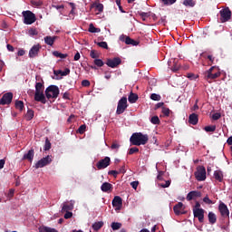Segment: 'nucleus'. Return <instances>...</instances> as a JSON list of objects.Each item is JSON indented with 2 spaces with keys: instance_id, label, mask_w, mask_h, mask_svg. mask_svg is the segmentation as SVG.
<instances>
[{
  "instance_id": "f257e3e1",
  "label": "nucleus",
  "mask_w": 232,
  "mask_h": 232,
  "mask_svg": "<svg viewBox=\"0 0 232 232\" xmlns=\"http://www.w3.org/2000/svg\"><path fill=\"white\" fill-rule=\"evenodd\" d=\"M132 146H141L146 144V136L140 132H135L130 138Z\"/></svg>"
},
{
  "instance_id": "f03ea898",
  "label": "nucleus",
  "mask_w": 232,
  "mask_h": 232,
  "mask_svg": "<svg viewBox=\"0 0 232 232\" xmlns=\"http://www.w3.org/2000/svg\"><path fill=\"white\" fill-rule=\"evenodd\" d=\"M45 98L48 100L57 99L60 94V89L57 85H50L44 91Z\"/></svg>"
},
{
  "instance_id": "7ed1b4c3",
  "label": "nucleus",
  "mask_w": 232,
  "mask_h": 232,
  "mask_svg": "<svg viewBox=\"0 0 232 232\" xmlns=\"http://www.w3.org/2000/svg\"><path fill=\"white\" fill-rule=\"evenodd\" d=\"M22 14L24 16V24L31 25L36 21L35 14L30 10L23 11Z\"/></svg>"
},
{
  "instance_id": "20e7f679",
  "label": "nucleus",
  "mask_w": 232,
  "mask_h": 232,
  "mask_svg": "<svg viewBox=\"0 0 232 232\" xmlns=\"http://www.w3.org/2000/svg\"><path fill=\"white\" fill-rule=\"evenodd\" d=\"M127 108H128L127 97L123 96L118 102L116 114L117 115L123 114L125 112V111L127 110Z\"/></svg>"
},
{
  "instance_id": "39448f33",
  "label": "nucleus",
  "mask_w": 232,
  "mask_h": 232,
  "mask_svg": "<svg viewBox=\"0 0 232 232\" xmlns=\"http://www.w3.org/2000/svg\"><path fill=\"white\" fill-rule=\"evenodd\" d=\"M221 75L217 66H211L206 72V78L208 81L216 80Z\"/></svg>"
},
{
  "instance_id": "423d86ee",
  "label": "nucleus",
  "mask_w": 232,
  "mask_h": 232,
  "mask_svg": "<svg viewBox=\"0 0 232 232\" xmlns=\"http://www.w3.org/2000/svg\"><path fill=\"white\" fill-rule=\"evenodd\" d=\"M232 12L229 7L220 10V21L221 23L228 22L231 19Z\"/></svg>"
},
{
  "instance_id": "0eeeda50",
  "label": "nucleus",
  "mask_w": 232,
  "mask_h": 232,
  "mask_svg": "<svg viewBox=\"0 0 232 232\" xmlns=\"http://www.w3.org/2000/svg\"><path fill=\"white\" fill-rule=\"evenodd\" d=\"M52 161H53L52 156L48 155L37 161V163L35 164V169H43L47 165H49Z\"/></svg>"
},
{
  "instance_id": "6e6552de",
  "label": "nucleus",
  "mask_w": 232,
  "mask_h": 232,
  "mask_svg": "<svg viewBox=\"0 0 232 232\" xmlns=\"http://www.w3.org/2000/svg\"><path fill=\"white\" fill-rule=\"evenodd\" d=\"M195 178L198 181H204L206 179V168L198 167L197 171L195 172Z\"/></svg>"
},
{
  "instance_id": "1a4fd4ad",
  "label": "nucleus",
  "mask_w": 232,
  "mask_h": 232,
  "mask_svg": "<svg viewBox=\"0 0 232 232\" xmlns=\"http://www.w3.org/2000/svg\"><path fill=\"white\" fill-rule=\"evenodd\" d=\"M14 99V94L12 92H7L0 98V105H9L12 103Z\"/></svg>"
},
{
  "instance_id": "9d476101",
  "label": "nucleus",
  "mask_w": 232,
  "mask_h": 232,
  "mask_svg": "<svg viewBox=\"0 0 232 232\" xmlns=\"http://www.w3.org/2000/svg\"><path fill=\"white\" fill-rule=\"evenodd\" d=\"M110 165H111V158L105 157L104 159L99 160L96 167L99 170H101L108 168Z\"/></svg>"
},
{
  "instance_id": "9b49d317",
  "label": "nucleus",
  "mask_w": 232,
  "mask_h": 232,
  "mask_svg": "<svg viewBox=\"0 0 232 232\" xmlns=\"http://www.w3.org/2000/svg\"><path fill=\"white\" fill-rule=\"evenodd\" d=\"M218 210L223 218H229V210L227 206L224 202H221L219 204Z\"/></svg>"
},
{
  "instance_id": "f8f14e48",
  "label": "nucleus",
  "mask_w": 232,
  "mask_h": 232,
  "mask_svg": "<svg viewBox=\"0 0 232 232\" xmlns=\"http://www.w3.org/2000/svg\"><path fill=\"white\" fill-rule=\"evenodd\" d=\"M121 64V59L120 57H114L113 59H107L106 65L114 69Z\"/></svg>"
},
{
  "instance_id": "ddd939ff",
  "label": "nucleus",
  "mask_w": 232,
  "mask_h": 232,
  "mask_svg": "<svg viewBox=\"0 0 232 232\" xmlns=\"http://www.w3.org/2000/svg\"><path fill=\"white\" fill-rule=\"evenodd\" d=\"M41 49H42V45L39 44L31 47L29 53H28L29 58L34 59V58L37 57Z\"/></svg>"
},
{
  "instance_id": "4468645a",
  "label": "nucleus",
  "mask_w": 232,
  "mask_h": 232,
  "mask_svg": "<svg viewBox=\"0 0 232 232\" xmlns=\"http://www.w3.org/2000/svg\"><path fill=\"white\" fill-rule=\"evenodd\" d=\"M204 208H193V215L195 218H198L199 220V223L204 222Z\"/></svg>"
},
{
  "instance_id": "2eb2a0df",
  "label": "nucleus",
  "mask_w": 232,
  "mask_h": 232,
  "mask_svg": "<svg viewBox=\"0 0 232 232\" xmlns=\"http://www.w3.org/2000/svg\"><path fill=\"white\" fill-rule=\"evenodd\" d=\"M120 41L125 43L126 44H130L132 46H136L139 44L138 41L132 39L130 36H126L124 34L120 36Z\"/></svg>"
},
{
  "instance_id": "dca6fc26",
  "label": "nucleus",
  "mask_w": 232,
  "mask_h": 232,
  "mask_svg": "<svg viewBox=\"0 0 232 232\" xmlns=\"http://www.w3.org/2000/svg\"><path fill=\"white\" fill-rule=\"evenodd\" d=\"M112 206L115 208V210H121L122 208V198L121 196H114L112 200Z\"/></svg>"
},
{
  "instance_id": "f3484780",
  "label": "nucleus",
  "mask_w": 232,
  "mask_h": 232,
  "mask_svg": "<svg viewBox=\"0 0 232 232\" xmlns=\"http://www.w3.org/2000/svg\"><path fill=\"white\" fill-rule=\"evenodd\" d=\"M183 209H184V204L182 202H179L173 208V210L176 216L184 215L185 212H183Z\"/></svg>"
},
{
  "instance_id": "a211bd4d",
  "label": "nucleus",
  "mask_w": 232,
  "mask_h": 232,
  "mask_svg": "<svg viewBox=\"0 0 232 232\" xmlns=\"http://www.w3.org/2000/svg\"><path fill=\"white\" fill-rule=\"evenodd\" d=\"M34 101L45 104L47 102L46 97L44 92H35Z\"/></svg>"
},
{
  "instance_id": "6ab92c4d",
  "label": "nucleus",
  "mask_w": 232,
  "mask_h": 232,
  "mask_svg": "<svg viewBox=\"0 0 232 232\" xmlns=\"http://www.w3.org/2000/svg\"><path fill=\"white\" fill-rule=\"evenodd\" d=\"M200 197H201L200 191H190L187 196V200L189 202Z\"/></svg>"
},
{
  "instance_id": "aec40b11",
  "label": "nucleus",
  "mask_w": 232,
  "mask_h": 232,
  "mask_svg": "<svg viewBox=\"0 0 232 232\" xmlns=\"http://www.w3.org/2000/svg\"><path fill=\"white\" fill-rule=\"evenodd\" d=\"M58 39V36H44V41L45 44L48 45H53V44H55V40Z\"/></svg>"
},
{
  "instance_id": "412c9836",
  "label": "nucleus",
  "mask_w": 232,
  "mask_h": 232,
  "mask_svg": "<svg viewBox=\"0 0 232 232\" xmlns=\"http://www.w3.org/2000/svg\"><path fill=\"white\" fill-rule=\"evenodd\" d=\"M34 150L31 149L27 153L24 155L23 160H29L30 162H32L34 160Z\"/></svg>"
},
{
  "instance_id": "4be33fe9",
  "label": "nucleus",
  "mask_w": 232,
  "mask_h": 232,
  "mask_svg": "<svg viewBox=\"0 0 232 232\" xmlns=\"http://www.w3.org/2000/svg\"><path fill=\"white\" fill-rule=\"evenodd\" d=\"M188 122L192 125H197L198 123V115L197 113H192L188 117Z\"/></svg>"
},
{
  "instance_id": "5701e85b",
  "label": "nucleus",
  "mask_w": 232,
  "mask_h": 232,
  "mask_svg": "<svg viewBox=\"0 0 232 232\" xmlns=\"http://www.w3.org/2000/svg\"><path fill=\"white\" fill-rule=\"evenodd\" d=\"M214 179H216V180H218V182H222V180H224V174L222 173L221 170H216L214 171Z\"/></svg>"
},
{
  "instance_id": "b1692460",
  "label": "nucleus",
  "mask_w": 232,
  "mask_h": 232,
  "mask_svg": "<svg viewBox=\"0 0 232 232\" xmlns=\"http://www.w3.org/2000/svg\"><path fill=\"white\" fill-rule=\"evenodd\" d=\"M44 82H37L35 83V93H44Z\"/></svg>"
},
{
  "instance_id": "393cba45",
  "label": "nucleus",
  "mask_w": 232,
  "mask_h": 232,
  "mask_svg": "<svg viewBox=\"0 0 232 232\" xmlns=\"http://www.w3.org/2000/svg\"><path fill=\"white\" fill-rule=\"evenodd\" d=\"M101 189L102 192H109V191H111L112 189V185L109 182H103L102 187H101Z\"/></svg>"
},
{
  "instance_id": "a878e982",
  "label": "nucleus",
  "mask_w": 232,
  "mask_h": 232,
  "mask_svg": "<svg viewBox=\"0 0 232 232\" xmlns=\"http://www.w3.org/2000/svg\"><path fill=\"white\" fill-rule=\"evenodd\" d=\"M128 100H129V102L135 103L139 100V95L130 92V93L129 94Z\"/></svg>"
},
{
  "instance_id": "bb28decb",
  "label": "nucleus",
  "mask_w": 232,
  "mask_h": 232,
  "mask_svg": "<svg viewBox=\"0 0 232 232\" xmlns=\"http://www.w3.org/2000/svg\"><path fill=\"white\" fill-rule=\"evenodd\" d=\"M208 222H209V224H211V225H214V224H216V222H217V216H216V214H215L214 212H212V211L208 212Z\"/></svg>"
},
{
  "instance_id": "cd10ccee",
  "label": "nucleus",
  "mask_w": 232,
  "mask_h": 232,
  "mask_svg": "<svg viewBox=\"0 0 232 232\" xmlns=\"http://www.w3.org/2000/svg\"><path fill=\"white\" fill-rule=\"evenodd\" d=\"M74 206L72 203L70 204H64L63 207H62V213L67 212V211H72L73 210Z\"/></svg>"
},
{
  "instance_id": "c85d7f7f",
  "label": "nucleus",
  "mask_w": 232,
  "mask_h": 232,
  "mask_svg": "<svg viewBox=\"0 0 232 232\" xmlns=\"http://www.w3.org/2000/svg\"><path fill=\"white\" fill-rule=\"evenodd\" d=\"M53 55L55 57V58H59V59H66L68 54L67 53H63L59 51H53Z\"/></svg>"
},
{
  "instance_id": "c756f323",
  "label": "nucleus",
  "mask_w": 232,
  "mask_h": 232,
  "mask_svg": "<svg viewBox=\"0 0 232 232\" xmlns=\"http://www.w3.org/2000/svg\"><path fill=\"white\" fill-rule=\"evenodd\" d=\"M104 226V222L100 221L96 223H92V230L99 231L101 228H102Z\"/></svg>"
},
{
  "instance_id": "7c9ffc66",
  "label": "nucleus",
  "mask_w": 232,
  "mask_h": 232,
  "mask_svg": "<svg viewBox=\"0 0 232 232\" xmlns=\"http://www.w3.org/2000/svg\"><path fill=\"white\" fill-rule=\"evenodd\" d=\"M39 232H58V230L55 228L43 226L39 227Z\"/></svg>"
},
{
  "instance_id": "2f4dec72",
  "label": "nucleus",
  "mask_w": 232,
  "mask_h": 232,
  "mask_svg": "<svg viewBox=\"0 0 232 232\" xmlns=\"http://www.w3.org/2000/svg\"><path fill=\"white\" fill-rule=\"evenodd\" d=\"M31 5H33L35 8H39L41 6H43L44 2L42 0L39 1H35V0H31L30 1Z\"/></svg>"
},
{
  "instance_id": "473e14b6",
  "label": "nucleus",
  "mask_w": 232,
  "mask_h": 232,
  "mask_svg": "<svg viewBox=\"0 0 232 232\" xmlns=\"http://www.w3.org/2000/svg\"><path fill=\"white\" fill-rule=\"evenodd\" d=\"M183 5L187 7H194L196 5V0H185L183 1Z\"/></svg>"
},
{
  "instance_id": "72a5a7b5",
  "label": "nucleus",
  "mask_w": 232,
  "mask_h": 232,
  "mask_svg": "<svg viewBox=\"0 0 232 232\" xmlns=\"http://www.w3.org/2000/svg\"><path fill=\"white\" fill-rule=\"evenodd\" d=\"M34 117V111L31 109L27 110L25 118L27 121H31Z\"/></svg>"
},
{
  "instance_id": "f704fd0d",
  "label": "nucleus",
  "mask_w": 232,
  "mask_h": 232,
  "mask_svg": "<svg viewBox=\"0 0 232 232\" xmlns=\"http://www.w3.org/2000/svg\"><path fill=\"white\" fill-rule=\"evenodd\" d=\"M121 227H122L121 223H118V222L111 223V228L113 231L120 230L121 228Z\"/></svg>"
},
{
  "instance_id": "c9c22d12",
  "label": "nucleus",
  "mask_w": 232,
  "mask_h": 232,
  "mask_svg": "<svg viewBox=\"0 0 232 232\" xmlns=\"http://www.w3.org/2000/svg\"><path fill=\"white\" fill-rule=\"evenodd\" d=\"M88 31H89L90 33L95 34V33H99V32L101 31V29H100V28H96V27L93 25V24H89V29H88Z\"/></svg>"
},
{
  "instance_id": "e433bc0d",
  "label": "nucleus",
  "mask_w": 232,
  "mask_h": 232,
  "mask_svg": "<svg viewBox=\"0 0 232 232\" xmlns=\"http://www.w3.org/2000/svg\"><path fill=\"white\" fill-rule=\"evenodd\" d=\"M14 107L22 111L23 109H24V102L22 101H16V102H14Z\"/></svg>"
},
{
  "instance_id": "4c0bfd02",
  "label": "nucleus",
  "mask_w": 232,
  "mask_h": 232,
  "mask_svg": "<svg viewBox=\"0 0 232 232\" xmlns=\"http://www.w3.org/2000/svg\"><path fill=\"white\" fill-rule=\"evenodd\" d=\"M51 146H52L51 141L49 140L48 138H45L44 146V151L50 150Z\"/></svg>"
},
{
  "instance_id": "58836bf2",
  "label": "nucleus",
  "mask_w": 232,
  "mask_h": 232,
  "mask_svg": "<svg viewBox=\"0 0 232 232\" xmlns=\"http://www.w3.org/2000/svg\"><path fill=\"white\" fill-rule=\"evenodd\" d=\"M92 63H94L95 66H97L99 68H102L104 66V62L99 58L94 59V61Z\"/></svg>"
},
{
  "instance_id": "ea45409f",
  "label": "nucleus",
  "mask_w": 232,
  "mask_h": 232,
  "mask_svg": "<svg viewBox=\"0 0 232 232\" xmlns=\"http://www.w3.org/2000/svg\"><path fill=\"white\" fill-rule=\"evenodd\" d=\"M217 127L216 125H209V126H205L204 130L207 132H213L216 131Z\"/></svg>"
},
{
  "instance_id": "a19ab883",
  "label": "nucleus",
  "mask_w": 232,
  "mask_h": 232,
  "mask_svg": "<svg viewBox=\"0 0 232 232\" xmlns=\"http://www.w3.org/2000/svg\"><path fill=\"white\" fill-rule=\"evenodd\" d=\"M162 97L160 94L152 93L150 94V100L154 102H160Z\"/></svg>"
},
{
  "instance_id": "79ce46f5",
  "label": "nucleus",
  "mask_w": 232,
  "mask_h": 232,
  "mask_svg": "<svg viewBox=\"0 0 232 232\" xmlns=\"http://www.w3.org/2000/svg\"><path fill=\"white\" fill-rule=\"evenodd\" d=\"M90 57L92 58V59H99L100 57V54L98 53L97 51L95 50H92V51H90Z\"/></svg>"
},
{
  "instance_id": "37998d69",
  "label": "nucleus",
  "mask_w": 232,
  "mask_h": 232,
  "mask_svg": "<svg viewBox=\"0 0 232 232\" xmlns=\"http://www.w3.org/2000/svg\"><path fill=\"white\" fill-rule=\"evenodd\" d=\"M150 122L154 125H160V121L158 116H153L150 118Z\"/></svg>"
},
{
  "instance_id": "c03bdc74",
  "label": "nucleus",
  "mask_w": 232,
  "mask_h": 232,
  "mask_svg": "<svg viewBox=\"0 0 232 232\" xmlns=\"http://www.w3.org/2000/svg\"><path fill=\"white\" fill-rule=\"evenodd\" d=\"M95 44H96L99 47H101V48H103V49H106V50L109 49V46H108L107 42H98V43L95 42Z\"/></svg>"
},
{
  "instance_id": "a18cd8bd",
  "label": "nucleus",
  "mask_w": 232,
  "mask_h": 232,
  "mask_svg": "<svg viewBox=\"0 0 232 232\" xmlns=\"http://www.w3.org/2000/svg\"><path fill=\"white\" fill-rule=\"evenodd\" d=\"M148 83L150 87H154L157 84V80L155 78H147Z\"/></svg>"
},
{
  "instance_id": "49530a36",
  "label": "nucleus",
  "mask_w": 232,
  "mask_h": 232,
  "mask_svg": "<svg viewBox=\"0 0 232 232\" xmlns=\"http://www.w3.org/2000/svg\"><path fill=\"white\" fill-rule=\"evenodd\" d=\"M161 112L165 117H169L170 110L169 108L162 107Z\"/></svg>"
},
{
  "instance_id": "de8ad7c7",
  "label": "nucleus",
  "mask_w": 232,
  "mask_h": 232,
  "mask_svg": "<svg viewBox=\"0 0 232 232\" xmlns=\"http://www.w3.org/2000/svg\"><path fill=\"white\" fill-rule=\"evenodd\" d=\"M87 129V125L86 124H82L79 129H78V132L80 134H82L84 131H86Z\"/></svg>"
},
{
  "instance_id": "09e8293b",
  "label": "nucleus",
  "mask_w": 232,
  "mask_h": 232,
  "mask_svg": "<svg viewBox=\"0 0 232 232\" xmlns=\"http://www.w3.org/2000/svg\"><path fill=\"white\" fill-rule=\"evenodd\" d=\"M95 7L99 13H102L104 10V5L102 4H96Z\"/></svg>"
},
{
  "instance_id": "8fccbe9b",
  "label": "nucleus",
  "mask_w": 232,
  "mask_h": 232,
  "mask_svg": "<svg viewBox=\"0 0 232 232\" xmlns=\"http://www.w3.org/2000/svg\"><path fill=\"white\" fill-rule=\"evenodd\" d=\"M146 17H150V19H152L154 21L157 20V15L151 12L146 13Z\"/></svg>"
},
{
  "instance_id": "3c124183",
  "label": "nucleus",
  "mask_w": 232,
  "mask_h": 232,
  "mask_svg": "<svg viewBox=\"0 0 232 232\" xmlns=\"http://www.w3.org/2000/svg\"><path fill=\"white\" fill-rule=\"evenodd\" d=\"M120 148H121V145L117 141H114L111 146V149L112 150H119Z\"/></svg>"
},
{
  "instance_id": "603ef678",
  "label": "nucleus",
  "mask_w": 232,
  "mask_h": 232,
  "mask_svg": "<svg viewBox=\"0 0 232 232\" xmlns=\"http://www.w3.org/2000/svg\"><path fill=\"white\" fill-rule=\"evenodd\" d=\"M82 86L84 88H89L91 86V82L89 80H82Z\"/></svg>"
},
{
  "instance_id": "864d4df0",
  "label": "nucleus",
  "mask_w": 232,
  "mask_h": 232,
  "mask_svg": "<svg viewBox=\"0 0 232 232\" xmlns=\"http://www.w3.org/2000/svg\"><path fill=\"white\" fill-rule=\"evenodd\" d=\"M28 34L30 36H34L38 34V32L35 28H31L29 29Z\"/></svg>"
},
{
  "instance_id": "5fc2aeb1",
  "label": "nucleus",
  "mask_w": 232,
  "mask_h": 232,
  "mask_svg": "<svg viewBox=\"0 0 232 232\" xmlns=\"http://www.w3.org/2000/svg\"><path fill=\"white\" fill-rule=\"evenodd\" d=\"M139 152V149L134 147V148H130V150H129V155H133L135 153H138Z\"/></svg>"
},
{
  "instance_id": "6e6d98bb",
  "label": "nucleus",
  "mask_w": 232,
  "mask_h": 232,
  "mask_svg": "<svg viewBox=\"0 0 232 232\" xmlns=\"http://www.w3.org/2000/svg\"><path fill=\"white\" fill-rule=\"evenodd\" d=\"M165 5H170L176 3V0H161Z\"/></svg>"
},
{
  "instance_id": "4d7b16f0",
  "label": "nucleus",
  "mask_w": 232,
  "mask_h": 232,
  "mask_svg": "<svg viewBox=\"0 0 232 232\" xmlns=\"http://www.w3.org/2000/svg\"><path fill=\"white\" fill-rule=\"evenodd\" d=\"M220 117H221V114L219 112H216V113L212 114V120H214V121L219 120Z\"/></svg>"
},
{
  "instance_id": "13d9d810",
  "label": "nucleus",
  "mask_w": 232,
  "mask_h": 232,
  "mask_svg": "<svg viewBox=\"0 0 232 232\" xmlns=\"http://www.w3.org/2000/svg\"><path fill=\"white\" fill-rule=\"evenodd\" d=\"M203 202H205V204H213V201L209 198V197L206 196L204 198H203Z\"/></svg>"
},
{
  "instance_id": "bf43d9fd",
  "label": "nucleus",
  "mask_w": 232,
  "mask_h": 232,
  "mask_svg": "<svg viewBox=\"0 0 232 232\" xmlns=\"http://www.w3.org/2000/svg\"><path fill=\"white\" fill-rule=\"evenodd\" d=\"M109 175H112L114 178H117L118 175H120V172L118 170H110Z\"/></svg>"
},
{
  "instance_id": "052dcab7",
  "label": "nucleus",
  "mask_w": 232,
  "mask_h": 232,
  "mask_svg": "<svg viewBox=\"0 0 232 232\" xmlns=\"http://www.w3.org/2000/svg\"><path fill=\"white\" fill-rule=\"evenodd\" d=\"M159 24L166 25V24H167V16L161 17L160 20L159 21Z\"/></svg>"
},
{
  "instance_id": "680f3d73",
  "label": "nucleus",
  "mask_w": 232,
  "mask_h": 232,
  "mask_svg": "<svg viewBox=\"0 0 232 232\" xmlns=\"http://www.w3.org/2000/svg\"><path fill=\"white\" fill-rule=\"evenodd\" d=\"M66 213L64 214V218L68 219V218H72V217L73 216L72 212L70 211H65Z\"/></svg>"
},
{
  "instance_id": "e2e57ef3",
  "label": "nucleus",
  "mask_w": 232,
  "mask_h": 232,
  "mask_svg": "<svg viewBox=\"0 0 232 232\" xmlns=\"http://www.w3.org/2000/svg\"><path fill=\"white\" fill-rule=\"evenodd\" d=\"M171 181L169 179H168L167 181H165V184H160L161 188H169Z\"/></svg>"
},
{
  "instance_id": "0e129e2a",
  "label": "nucleus",
  "mask_w": 232,
  "mask_h": 232,
  "mask_svg": "<svg viewBox=\"0 0 232 232\" xmlns=\"http://www.w3.org/2000/svg\"><path fill=\"white\" fill-rule=\"evenodd\" d=\"M130 186L133 189H137L138 186H139V181H132L130 183Z\"/></svg>"
},
{
  "instance_id": "69168bd1",
  "label": "nucleus",
  "mask_w": 232,
  "mask_h": 232,
  "mask_svg": "<svg viewBox=\"0 0 232 232\" xmlns=\"http://www.w3.org/2000/svg\"><path fill=\"white\" fill-rule=\"evenodd\" d=\"M70 73V69L65 68L64 71H62V76H66Z\"/></svg>"
},
{
  "instance_id": "338daca9",
  "label": "nucleus",
  "mask_w": 232,
  "mask_h": 232,
  "mask_svg": "<svg viewBox=\"0 0 232 232\" xmlns=\"http://www.w3.org/2000/svg\"><path fill=\"white\" fill-rule=\"evenodd\" d=\"M25 53H26V52L23 49L18 51V56L19 57L24 56Z\"/></svg>"
},
{
  "instance_id": "774afa93",
  "label": "nucleus",
  "mask_w": 232,
  "mask_h": 232,
  "mask_svg": "<svg viewBox=\"0 0 232 232\" xmlns=\"http://www.w3.org/2000/svg\"><path fill=\"white\" fill-rule=\"evenodd\" d=\"M164 105H165L164 102H159V103L156 104L155 110H158V109L161 108V107L164 106Z\"/></svg>"
}]
</instances>
